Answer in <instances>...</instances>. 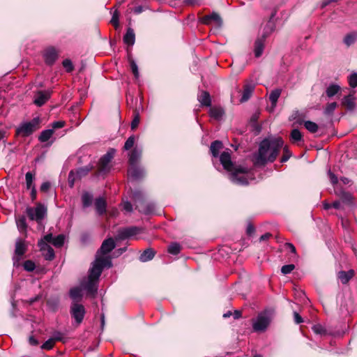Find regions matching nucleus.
I'll use <instances>...</instances> for the list:
<instances>
[{
	"label": "nucleus",
	"mask_w": 357,
	"mask_h": 357,
	"mask_svg": "<svg viewBox=\"0 0 357 357\" xmlns=\"http://www.w3.org/2000/svg\"><path fill=\"white\" fill-rule=\"evenodd\" d=\"M284 246L287 248L289 249L291 252H292L294 254H296V248H295V246L292 243H286Z\"/></svg>",
	"instance_id": "nucleus-63"
},
{
	"label": "nucleus",
	"mask_w": 357,
	"mask_h": 357,
	"mask_svg": "<svg viewBox=\"0 0 357 357\" xmlns=\"http://www.w3.org/2000/svg\"><path fill=\"white\" fill-rule=\"evenodd\" d=\"M302 134L298 129H294L291 132V139L292 142H296L302 140Z\"/></svg>",
	"instance_id": "nucleus-41"
},
{
	"label": "nucleus",
	"mask_w": 357,
	"mask_h": 357,
	"mask_svg": "<svg viewBox=\"0 0 357 357\" xmlns=\"http://www.w3.org/2000/svg\"><path fill=\"white\" fill-rule=\"evenodd\" d=\"M312 331L317 335H325L326 333V328L321 324H316L312 327Z\"/></svg>",
	"instance_id": "nucleus-42"
},
{
	"label": "nucleus",
	"mask_w": 357,
	"mask_h": 357,
	"mask_svg": "<svg viewBox=\"0 0 357 357\" xmlns=\"http://www.w3.org/2000/svg\"><path fill=\"white\" fill-rule=\"evenodd\" d=\"M130 63V68H131L132 72L134 74L135 77L136 79H138L139 76V73L138 67H137V63L133 60H131Z\"/></svg>",
	"instance_id": "nucleus-50"
},
{
	"label": "nucleus",
	"mask_w": 357,
	"mask_h": 357,
	"mask_svg": "<svg viewBox=\"0 0 357 357\" xmlns=\"http://www.w3.org/2000/svg\"><path fill=\"white\" fill-rule=\"evenodd\" d=\"M54 132V131L53 130V129H47V130H43L38 137V140L40 142H47L52 137Z\"/></svg>",
	"instance_id": "nucleus-30"
},
{
	"label": "nucleus",
	"mask_w": 357,
	"mask_h": 357,
	"mask_svg": "<svg viewBox=\"0 0 357 357\" xmlns=\"http://www.w3.org/2000/svg\"><path fill=\"white\" fill-rule=\"evenodd\" d=\"M198 100L203 106L209 107L211 104L210 94L206 91H202L198 96Z\"/></svg>",
	"instance_id": "nucleus-25"
},
{
	"label": "nucleus",
	"mask_w": 357,
	"mask_h": 357,
	"mask_svg": "<svg viewBox=\"0 0 357 357\" xmlns=\"http://www.w3.org/2000/svg\"><path fill=\"white\" fill-rule=\"evenodd\" d=\"M282 146L283 140L280 137L264 139L259 144L258 153L254 155V164L257 166H264L267 162H273Z\"/></svg>",
	"instance_id": "nucleus-2"
},
{
	"label": "nucleus",
	"mask_w": 357,
	"mask_h": 357,
	"mask_svg": "<svg viewBox=\"0 0 357 357\" xmlns=\"http://www.w3.org/2000/svg\"><path fill=\"white\" fill-rule=\"evenodd\" d=\"M25 178H26V185L27 189H30L31 188L34 186L33 184V179H34V175L31 172H27L26 174Z\"/></svg>",
	"instance_id": "nucleus-44"
},
{
	"label": "nucleus",
	"mask_w": 357,
	"mask_h": 357,
	"mask_svg": "<svg viewBox=\"0 0 357 357\" xmlns=\"http://www.w3.org/2000/svg\"><path fill=\"white\" fill-rule=\"evenodd\" d=\"M50 183L49 182H44L42 183L41 186H40V190L42 192H47L48 190L50 189Z\"/></svg>",
	"instance_id": "nucleus-61"
},
{
	"label": "nucleus",
	"mask_w": 357,
	"mask_h": 357,
	"mask_svg": "<svg viewBox=\"0 0 357 357\" xmlns=\"http://www.w3.org/2000/svg\"><path fill=\"white\" fill-rule=\"evenodd\" d=\"M65 236L63 234H59L54 237L52 245L56 248L61 247L64 243Z\"/></svg>",
	"instance_id": "nucleus-39"
},
{
	"label": "nucleus",
	"mask_w": 357,
	"mask_h": 357,
	"mask_svg": "<svg viewBox=\"0 0 357 357\" xmlns=\"http://www.w3.org/2000/svg\"><path fill=\"white\" fill-rule=\"evenodd\" d=\"M93 168V166L89 165L84 167L79 168L76 171L77 177L81 178L82 176H86Z\"/></svg>",
	"instance_id": "nucleus-38"
},
{
	"label": "nucleus",
	"mask_w": 357,
	"mask_h": 357,
	"mask_svg": "<svg viewBox=\"0 0 357 357\" xmlns=\"http://www.w3.org/2000/svg\"><path fill=\"white\" fill-rule=\"evenodd\" d=\"M115 150L112 149L102 155L98 163V172L100 174H105L110 169V162L114 158Z\"/></svg>",
	"instance_id": "nucleus-9"
},
{
	"label": "nucleus",
	"mask_w": 357,
	"mask_h": 357,
	"mask_svg": "<svg viewBox=\"0 0 357 357\" xmlns=\"http://www.w3.org/2000/svg\"><path fill=\"white\" fill-rule=\"evenodd\" d=\"M76 178H79L77 177L76 172L75 173L73 171H70L68 175V182L70 187L73 186L75 180Z\"/></svg>",
	"instance_id": "nucleus-54"
},
{
	"label": "nucleus",
	"mask_w": 357,
	"mask_h": 357,
	"mask_svg": "<svg viewBox=\"0 0 357 357\" xmlns=\"http://www.w3.org/2000/svg\"><path fill=\"white\" fill-rule=\"evenodd\" d=\"M82 202L83 207L86 208L90 206L92 204L93 195L88 192H84L82 195Z\"/></svg>",
	"instance_id": "nucleus-33"
},
{
	"label": "nucleus",
	"mask_w": 357,
	"mask_h": 357,
	"mask_svg": "<svg viewBox=\"0 0 357 357\" xmlns=\"http://www.w3.org/2000/svg\"><path fill=\"white\" fill-rule=\"evenodd\" d=\"M340 90V87L337 84H331L326 89V93L328 97L331 98L336 95Z\"/></svg>",
	"instance_id": "nucleus-34"
},
{
	"label": "nucleus",
	"mask_w": 357,
	"mask_h": 357,
	"mask_svg": "<svg viewBox=\"0 0 357 357\" xmlns=\"http://www.w3.org/2000/svg\"><path fill=\"white\" fill-rule=\"evenodd\" d=\"M273 317V311L266 310L258 314L255 319H253L252 328L255 332H264L270 325Z\"/></svg>",
	"instance_id": "nucleus-4"
},
{
	"label": "nucleus",
	"mask_w": 357,
	"mask_h": 357,
	"mask_svg": "<svg viewBox=\"0 0 357 357\" xmlns=\"http://www.w3.org/2000/svg\"><path fill=\"white\" fill-rule=\"evenodd\" d=\"M16 224L20 232L25 231L27 227L26 218L24 215L20 216L16 219Z\"/></svg>",
	"instance_id": "nucleus-35"
},
{
	"label": "nucleus",
	"mask_w": 357,
	"mask_h": 357,
	"mask_svg": "<svg viewBox=\"0 0 357 357\" xmlns=\"http://www.w3.org/2000/svg\"><path fill=\"white\" fill-rule=\"evenodd\" d=\"M57 57V52L54 47L47 49L44 53L45 61L49 65L53 64Z\"/></svg>",
	"instance_id": "nucleus-19"
},
{
	"label": "nucleus",
	"mask_w": 357,
	"mask_h": 357,
	"mask_svg": "<svg viewBox=\"0 0 357 357\" xmlns=\"http://www.w3.org/2000/svg\"><path fill=\"white\" fill-rule=\"evenodd\" d=\"M106 201L102 197H98L95 200V207L97 213L101 215L106 211Z\"/></svg>",
	"instance_id": "nucleus-22"
},
{
	"label": "nucleus",
	"mask_w": 357,
	"mask_h": 357,
	"mask_svg": "<svg viewBox=\"0 0 357 357\" xmlns=\"http://www.w3.org/2000/svg\"><path fill=\"white\" fill-rule=\"evenodd\" d=\"M54 343V339L50 338L43 344L41 347L43 349L50 350L53 348Z\"/></svg>",
	"instance_id": "nucleus-49"
},
{
	"label": "nucleus",
	"mask_w": 357,
	"mask_h": 357,
	"mask_svg": "<svg viewBox=\"0 0 357 357\" xmlns=\"http://www.w3.org/2000/svg\"><path fill=\"white\" fill-rule=\"evenodd\" d=\"M255 84L252 82H248L244 85L242 97L240 100L241 102L248 100L255 90Z\"/></svg>",
	"instance_id": "nucleus-17"
},
{
	"label": "nucleus",
	"mask_w": 357,
	"mask_h": 357,
	"mask_svg": "<svg viewBox=\"0 0 357 357\" xmlns=\"http://www.w3.org/2000/svg\"><path fill=\"white\" fill-rule=\"evenodd\" d=\"M155 256L153 250L149 248L145 250L139 256V260L142 262H146L151 260Z\"/></svg>",
	"instance_id": "nucleus-27"
},
{
	"label": "nucleus",
	"mask_w": 357,
	"mask_h": 357,
	"mask_svg": "<svg viewBox=\"0 0 357 357\" xmlns=\"http://www.w3.org/2000/svg\"><path fill=\"white\" fill-rule=\"evenodd\" d=\"M341 203L342 202L340 201H335L331 205H332V207H333L336 209H339L341 208Z\"/></svg>",
	"instance_id": "nucleus-64"
},
{
	"label": "nucleus",
	"mask_w": 357,
	"mask_h": 357,
	"mask_svg": "<svg viewBox=\"0 0 357 357\" xmlns=\"http://www.w3.org/2000/svg\"><path fill=\"white\" fill-rule=\"evenodd\" d=\"M201 21L204 24L208 25L214 23L218 26H220L222 23L220 16L217 13H213L210 15L204 16Z\"/></svg>",
	"instance_id": "nucleus-14"
},
{
	"label": "nucleus",
	"mask_w": 357,
	"mask_h": 357,
	"mask_svg": "<svg viewBox=\"0 0 357 357\" xmlns=\"http://www.w3.org/2000/svg\"><path fill=\"white\" fill-rule=\"evenodd\" d=\"M294 318L295 323H296L298 324H301V323H302L303 321V318L296 312H294Z\"/></svg>",
	"instance_id": "nucleus-60"
},
{
	"label": "nucleus",
	"mask_w": 357,
	"mask_h": 357,
	"mask_svg": "<svg viewBox=\"0 0 357 357\" xmlns=\"http://www.w3.org/2000/svg\"><path fill=\"white\" fill-rule=\"evenodd\" d=\"M115 246H116V244L112 238H109L107 239H105L102 242L100 249L98 250V251L97 252L96 258L102 257L101 256H100V255L108 254L115 248ZM107 257L109 258V257Z\"/></svg>",
	"instance_id": "nucleus-12"
},
{
	"label": "nucleus",
	"mask_w": 357,
	"mask_h": 357,
	"mask_svg": "<svg viewBox=\"0 0 357 357\" xmlns=\"http://www.w3.org/2000/svg\"><path fill=\"white\" fill-rule=\"evenodd\" d=\"M123 41L128 45H133L135 41V35L134 31L131 28L127 29V32L123 36Z\"/></svg>",
	"instance_id": "nucleus-24"
},
{
	"label": "nucleus",
	"mask_w": 357,
	"mask_h": 357,
	"mask_svg": "<svg viewBox=\"0 0 357 357\" xmlns=\"http://www.w3.org/2000/svg\"><path fill=\"white\" fill-rule=\"evenodd\" d=\"M135 142V137L134 135L129 137L125 142L124 149L125 150L130 149L133 146Z\"/></svg>",
	"instance_id": "nucleus-46"
},
{
	"label": "nucleus",
	"mask_w": 357,
	"mask_h": 357,
	"mask_svg": "<svg viewBox=\"0 0 357 357\" xmlns=\"http://www.w3.org/2000/svg\"><path fill=\"white\" fill-rule=\"evenodd\" d=\"M123 209L127 212H131L132 211V205L129 202H126L123 204Z\"/></svg>",
	"instance_id": "nucleus-59"
},
{
	"label": "nucleus",
	"mask_w": 357,
	"mask_h": 357,
	"mask_svg": "<svg viewBox=\"0 0 357 357\" xmlns=\"http://www.w3.org/2000/svg\"><path fill=\"white\" fill-rule=\"evenodd\" d=\"M26 245L22 239H17L15 243L14 260L19 261L21 257L26 252Z\"/></svg>",
	"instance_id": "nucleus-16"
},
{
	"label": "nucleus",
	"mask_w": 357,
	"mask_h": 357,
	"mask_svg": "<svg viewBox=\"0 0 357 357\" xmlns=\"http://www.w3.org/2000/svg\"><path fill=\"white\" fill-rule=\"evenodd\" d=\"M85 313L86 311L83 305L75 302L72 303L70 306V314L72 317L75 319L77 325H79L82 322Z\"/></svg>",
	"instance_id": "nucleus-10"
},
{
	"label": "nucleus",
	"mask_w": 357,
	"mask_h": 357,
	"mask_svg": "<svg viewBox=\"0 0 357 357\" xmlns=\"http://www.w3.org/2000/svg\"><path fill=\"white\" fill-rule=\"evenodd\" d=\"M53 235L52 234H48L44 236V239L43 240L44 242L51 243L52 244V241L54 240Z\"/></svg>",
	"instance_id": "nucleus-62"
},
{
	"label": "nucleus",
	"mask_w": 357,
	"mask_h": 357,
	"mask_svg": "<svg viewBox=\"0 0 357 357\" xmlns=\"http://www.w3.org/2000/svg\"><path fill=\"white\" fill-rule=\"evenodd\" d=\"M282 93L281 89H275L270 92L268 98L271 102V109L273 111L277 105L278 98H280Z\"/></svg>",
	"instance_id": "nucleus-21"
},
{
	"label": "nucleus",
	"mask_w": 357,
	"mask_h": 357,
	"mask_svg": "<svg viewBox=\"0 0 357 357\" xmlns=\"http://www.w3.org/2000/svg\"><path fill=\"white\" fill-rule=\"evenodd\" d=\"M265 33L261 38H257L255 43L254 52L256 57H259L264 51V42L267 36L274 30V25L272 22H268L264 28Z\"/></svg>",
	"instance_id": "nucleus-7"
},
{
	"label": "nucleus",
	"mask_w": 357,
	"mask_h": 357,
	"mask_svg": "<svg viewBox=\"0 0 357 357\" xmlns=\"http://www.w3.org/2000/svg\"><path fill=\"white\" fill-rule=\"evenodd\" d=\"M142 151L141 149H138L135 147L130 153H129V164L130 166L137 165V162L140 160L142 157Z\"/></svg>",
	"instance_id": "nucleus-20"
},
{
	"label": "nucleus",
	"mask_w": 357,
	"mask_h": 357,
	"mask_svg": "<svg viewBox=\"0 0 357 357\" xmlns=\"http://www.w3.org/2000/svg\"><path fill=\"white\" fill-rule=\"evenodd\" d=\"M354 276V271L350 270L347 272L340 271L338 273V278L341 280L343 284H346L349 280Z\"/></svg>",
	"instance_id": "nucleus-29"
},
{
	"label": "nucleus",
	"mask_w": 357,
	"mask_h": 357,
	"mask_svg": "<svg viewBox=\"0 0 357 357\" xmlns=\"http://www.w3.org/2000/svg\"><path fill=\"white\" fill-rule=\"evenodd\" d=\"M328 176H329L331 182L333 185H335L337 183V181H338L337 177L333 172H331V170L328 171Z\"/></svg>",
	"instance_id": "nucleus-57"
},
{
	"label": "nucleus",
	"mask_w": 357,
	"mask_h": 357,
	"mask_svg": "<svg viewBox=\"0 0 357 357\" xmlns=\"http://www.w3.org/2000/svg\"><path fill=\"white\" fill-rule=\"evenodd\" d=\"M128 175L132 180H139L144 176V170L137 165L130 166L128 171Z\"/></svg>",
	"instance_id": "nucleus-15"
},
{
	"label": "nucleus",
	"mask_w": 357,
	"mask_h": 357,
	"mask_svg": "<svg viewBox=\"0 0 357 357\" xmlns=\"http://www.w3.org/2000/svg\"><path fill=\"white\" fill-rule=\"evenodd\" d=\"M52 338L54 339V342L56 341H62L63 340V335L60 332H55L53 334V337Z\"/></svg>",
	"instance_id": "nucleus-58"
},
{
	"label": "nucleus",
	"mask_w": 357,
	"mask_h": 357,
	"mask_svg": "<svg viewBox=\"0 0 357 357\" xmlns=\"http://www.w3.org/2000/svg\"><path fill=\"white\" fill-rule=\"evenodd\" d=\"M50 98V92L47 91H38L34 98V103L37 106H42L44 105Z\"/></svg>",
	"instance_id": "nucleus-18"
},
{
	"label": "nucleus",
	"mask_w": 357,
	"mask_h": 357,
	"mask_svg": "<svg viewBox=\"0 0 357 357\" xmlns=\"http://www.w3.org/2000/svg\"><path fill=\"white\" fill-rule=\"evenodd\" d=\"M24 268L27 271H33L35 269V264L31 260H26L23 264Z\"/></svg>",
	"instance_id": "nucleus-48"
},
{
	"label": "nucleus",
	"mask_w": 357,
	"mask_h": 357,
	"mask_svg": "<svg viewBox=\"0 0 357 357\" xmlns=\"http://www.w3.org/2000/svg\"><path fill=\"white\" fill-rule=\"evenodd\" d=\"M357 40V32H351L345 36L344 43L349 47Z\"/></svg>",
	"instance_id": "nucleus-31"
},
{
	"label": "nucleus",
	"mask_w": 357,
	"mask_h": 357,
	"mask_svg": "<svg viewBox=\"0 0 357 357\" xmlns=\"http://www.w3.org/2000/svg\"><path fill=\"white\" fill-rule=\"evenodd\" d=\"M181 245L178 243H173L169 245L168 252L172 255H178L181 251Z\"/></svg>",
	"instance_id": "nucleus-40"
},
{
	"label": "nucleus",
	"mask_w": 357,
	"mask_h": 357,
	"mask_svg": "<svg viewBox=\"0 0 357 357\" xmlns=\"http://www.w3.org/2000/svg\"><path fill=\"white\" fill-rule=\"evenodd\" d=\"M335 194L340 197V202L344 204H351L353 197L347 192L343 190L336 191Z\"/></svg>",
	"instance_id": "nucleus-26"
},
{
	"label": "nucleus",
	"mask_w": 357,
	"mask_h": 357,
	"mask_svg": "<svg viewBox=\"0 0 357 357\" xmlns=\"http://www.w3.org/2000/svg\"><path fill=\"white\" fill-rule=\"evenodd\" d=\"M337 103L335 102L328 103L325 109H324V114L326 115H331L333 114V112L337 107Z\"/></svg>",
	"instance_id": "nucleus-43"
},
{
	"label": "nucleus",
	"mask_w": 357,
	"mask_h": 357,
	"mask_svg": "<svg viewBox=\"0 0 357 357\" xmlns=\"http://www.w3.org/2000/svg\"><path fill=\"white\" fill-rule=\"evenodd\" d=\"M142 231V229L137 227H130L121 229L118 231L116 238L125 240L130 238Z\"/></svg>",
	"instance_id": "nucleus-11"
},
{
	"label": "nucleus",
	"mask_w": 357,
	"mask_h": 357,
	"mask_svg": "<svg viewBox=\"0 0 357 357\" xmlns=\"http://www.w3.org/2000/svg\"><path fill=\"white\" fill-rule=\"evenodd\" d=\"M139 123V117L138 115L135 116L131 122V129L135 130Z\"/></svg>",
	"instance_id": "nucleus-56"
},
{
	"label": "nucleus",
	"mask_w": 357,
	"mask_h": 357,
	"mask_svg": "<svg viewBox=\"0 0 357 357\" xmlns=\"http://www.w3.org/2000/svg\"><path fill=\"white\" fill-rule=\"evenodd\" d=\"M348 82L351 88L357 86V73H352L348 77Z\"/></svg>",
	"instance_id": "nucleus-45"
},
{
	"label": "nucleus",
	"mask_w": 357,
	"mask_h": 357,
	"mask_svg": "<svg viewBox=\"0 0 357 357\" xmlns=\"http://www.w3.org/2000/svg\"><path fill=\"white\" fill-rule=\"evenodd\" d=\"M222 149V143L220 141L216 140L213 142L211 146L210 151L213 157L217 158L219 155V151Z\"/></svg>",
	"instance_id": "nucleus-28"
},
{
	"label": "nucleus",
	"mask_w": 357,
	"mask_h": 357,
	"mask_svg": "<svg viewBox=\"0 0 357 357\" xmlns=\"http://www.w3.org/2000/svg\"><path fill=\"white\" fill-rule=\"evenodd\" d=\"M223 110L220 107H212L210 109V115L211 117L219 119L223 115Z\"/></svg>",
	"instance_id": "nucleus-37"
},
{
	"label": "nucleus",
	"mask_w": 357,
	"mask_h": 357,
	"mask_svg": "<svg viewBox=\"0 0 357 357\" xmlns=\"http://www.w3.org/2000/svg\"><path fill=\"white\" fill-rule=\"evenodd\" d=\"M40 120L39 117H35L30 121L22 122L16 129V134L23 137L32 135L40 128Z\"/></svg>",
	"instance_id": "nucleus-6"
},
{
	"label": "nucleus",
	"mask_w": 357,
	"mask_h": 357,
	"mask_svg": "<svg viewBox=\"0 0 357 357\" xmlns=\"http://www.w3.org/2000/svg\"><path fill=\"white\" fill-rule=\"evenodd\" d=\"M220 161L225 169L230 172L231 181L238 185L249 183V169L248 167L235 165L231 159L229 151H223L220 155Z\"/></svg>",
	"instance_id": "nucleus-3"
},
{
	"label": "nucleus",
	"mask_w": 357,
	"mask_h": 357,
	"mask_svg": "<svg viewBox=\"0 0 357 357\" xmlns=\"http://www.w3.org/2000/svg\"><path fill=\"white\" fill-rule=\"evenodd\" d=\"M295 268V266L294 264H288L284 265L281 268V272L284 274L290 273Z\"/></svg>",
	"instance_id": "nucleus-51"
},
{
	"label": "nucleus",
	"mask_w": 357,
	"mask_h": 357,
	"mask_svg": "<svg viewBox=\"0 0 357 357\" xmlns=\"http://www.w3.org/2000/svg\"><path fill=\"white\" fill-rule=\"evenodd\" d=\"M63 66L66 68V71L70 73L73 70V65L70 59H65L63 61Z\"/></svg>",
	"instance_id": "nucleus-52"
},
{
	"label": "nucleus",
	"mask_w": 357,
	"mask_h": 357,
	"mask_svg": "<svg viewBox=\"0 0 357 357\" xmlns=\"http://www.w3.org/2000/svg\"><path fill=\"white\" fill-rule=\"evenodd\" d=\"M283 151H284V154H283L282 157L281 158V160H280L281 162H287L289 159V158L291 156V153L289 150L287 146H284L283 149Z\"/></svg>",
	"instance_id": "nucleus-47"
},
{
	"label": "nucleus",
	"mask_w": 357,
	"mask_h": 357,
	"mask_svg": "<svg viewBox=\"0 0 357 357\" xmlns=\"http://www.w3.org/2000/svg\"><path fill=\"white\" fill-rule=\"evenodd\" d=\"M304 126L311 133H315L319 129L318 125L311 121H305L304 122Z\"/></svg>",
	"instance_id": "nucleus-36"
},
{
	"label": "nucleus",
	"mask_w": 357,
	"mask_h": 357,
	"mask_svg": "<svg viewBox=\"0 0 357 357\" xmlns=\"http://www.w3.org/2000/svg\"><path fill=\"white\" fill-rule=\"evenodd\" d=\"M64 126H65V122L63 121H54L52 124V129H53V130L54 131L55 129L61 128Z\"/></svg>",
	"instance_id": "nucleus-55"
},
{
	"label": "nucleus",
	"mask_w": 357,
	"mask_h": 357,
	"mask_svg": "<svg viewBox=\"0 0 357 357\" xmlns=\"http://www.w3.org/2000/svg\"><path fill=\"white\" fill-rule=\"evenodd\" d=\"M110 22L114 25L116 29H118V27L119 26V14L116 11L114 13Z\"/></svg>",
	"instance_id": "nucleus-53"
},
{
	"label": "nucleus",
	"mask_w": 357,
	"mask_h": 357,
	"mask_svg": "<svg viewBox=\"0 0 357 357\" xmlns=\"http://www.w3.org/2000/svg\"><path fill=\"white\" fill-rule=\"evenodd\" d=\"M135 204V208L140 213L149 215L155 212V206L153 203L146 202L143 199V194L141 191L136 190L132 195Z\"/></svg>",
	"instance_id": "nucleus-5"
},
{
	"label": "nucleus",
	"mask_w": 357,
	"mask_h": 357,
	"mask_svg": "<svg viewBox=\"0 0 357 357\" xmlns=\"http://www.w3.org/2000/svg\"><path fill=\"white\" fill-rule=\"evenodd\" d=\"M112 265L111 259L108 257L96 258L89 270V276L80 283L81 287L86 291L87 294L93 297L96 296L98 291V280L102 269L105 267L110 268Z\"/></svg>",
	"instance_id": "nucleus-1"
},
{
	"label": "nucleus",
	"mask_w": 357,
	"mask_h": 357,
	"mask_svg": "<svg viewBox=\"0 0 357 357\" xmlns=\"http://www.w3.org/2000/svg\"><path fill=\"white\" fill-rule=\"evenodd\" d=\"M343 106L346 107L348 109L351 110L356 106L355 98L354 94H349L345 96L342 101Z\"/></svg>",
	"instance_id": "nucleus-23"
},
{
	"label": "nucleus",
	"mask_w": 357,
	"mask_h": 357,
	"mask_svg": "<svg viewBox=\"0 0 357 357\" xmlns=\"http://www.w3.org/2000/svg\"><path fill=\"white\" fill-rule=\"evenodd\" d=\"M82 288L80 287H76L72 288L70 291V296L73 300H79L82 297Z\"/></svg>",
	"instance_id": "nucleus-32"
},
{
	"label": "nucleus",
	"mask_w": 357,
	"mask_h": 357,
	"mask_svg": "<svg viewBox=\"0 0 357 357\" xmlns=\"http://www.w3.org/2000/svg\"><path fill=\"white\" fill-rule=\"evenodd\" d=\"M26 213L31 220L39 222L42 220L47 214V208L42 204L38 203L34 208H26Z\"/></svg>",
	"instance_id": "nucleus-8"
},
{
	"label": "nucleus",
	"mask_w": 357,
	"mask_h": 357,
	"mask_svg": "<svg viewBox=\"0 0 357 357\" xmlns=\"http://www.w3.org/2000/svg\"><path fill=\"white\" fill-rule=\"evenodd\" d=\"M38 246L40 250L43 251V255L46 260L51 261L54 258V250L50 245L44 242L43 239L38 242Z\"/></svg>",
	"instance_id": "nucleus-13"
}]
</instances>
